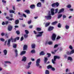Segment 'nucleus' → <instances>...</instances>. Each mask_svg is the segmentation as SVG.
Listing matches in <instances>:
<instances>
[{
	"mask_svg": "<svg viewBox=\"0 0 74 74\" xmlns=\"http://www.w3.org/2000/svg\"><path fill=\"white\" fill-rule=\"evenodd\" d=\"M25 32L26 34H29V31L27 30H25Z\"/></svg>",
	"mask_w": 74,
	"mask_h": 74,
	"instance_id": "nucleus-34",
	"label": "nucleus"
},
{
	"mask_svg": "<svg viewBox=\"0 0 74 74\" xmlns=\"http://www.w3.org/2000/svg\"><path fill=\"white\" fill-rule=\"evenodd\" d=\"M51 6L52 7H56V5L55 4V3H54L51 4Z\"/></svg>",
	"mask_w": 74,
	"mask_h": 74,
	"instance_id": "nucleus-30",
	"label": "nucleus"
},
{
	"mask_svg": "<svg viewBox=\"0 0 74 74\" xmlns=\"http://www.w3.org/2000/svg\"><path fill=\"white\" fill-rule=\"evenodd\" d=\"M69 48L70 49H71V50L73 49V47H72V46L71 45L69 46Z\"/></svg>",
	"mask_w": 74,
	"mask_h": 74,
	"instance_id": "nucleus-48",
	"label": "nucleus"
},
{
	"mask_svg": "<svg viewBox=\"0 0 74 74\" xmlns=\"http://www.w3.org/2000/svg\"><path fill=\"white\" fill-rule=\"evenodd\" d=\"M45 55V53L44 52V51H41L40 53V55L41 56V55Z\"/></svg>",
	"mask_w": 74,
	"mask_h": 74,
	"instance_id": "nucleus-17",
	"label": "nucleus"
},
{
	"mask_svg": "<svg viewBox=\"0 0 74 74\" xmlns=\"http://www.w3.org/2000/svg\"><path fill=\"white\" fill-rule=\"evenodd\" d=\"M15 52L16 53L15 57H17V56H18V51L17 50V49H16L15 50Z\"/></svg>",
	"mask_w": 74,
	"mask_h": 74,
	"instance_id": "nucleus-16",
	"label": "nucleus"
},
{
	"mask_svg": "<svg viewBox=\"0 0 74 74\" xmlns=\"http://www.w3.org/2000/svg\"><path fill=\"white\" fill-rule=\"evenodd\" d=\"M31 53H36V51H35V50L34 49L32 50L31 51Z\"/></svg>",
	"mask_w": 74,
	"mask_h": 74,
	"instance_id": "nucleus-33",
	"label": "nucleus"
},
{
	"mask_svg": "<svg viewBox=\"0 0 74 74\" xmlns=\"http://www.w3.org/2000/svg\"><path fill=\"white\" fill-rule=\"evenodd\" d=\"M5 63H9V64H11V62L9 61H5Z\"/></svg>",
	"mask_w": 74,
	"mask_h": 74,
	"instance_id": "nucleus-54",
	"label": "nucleus"
},
{
	"mask_svg": "<svg viewBox=\"0 0 74 74\" xmlns=\"http://www.w3.org/2000/svg\"><path fill=\"white\" fill-rule=\"evenodd\" d=\"M23 16H24L25 18H26V17H27L26 15V14H24V13H23Z\"/></svg>",
	"mask_w": 74,
	"mask_h": 74,
	"instance_id": "nucleus-55",
	"label": "nucleus"
},
{
	"mask_svg": "<svg viewBox=\"0 0 74 74\" xmlns=\"http://www.w3.org/2000/svg\"><path fill=\"white\" fill-rule=\"evenodd\" d=\"M16 40H19V37H17L16 38Z\"/></svg>",
	"mask_w": 74,
	"mask_h": 74,
	"instance_id": "nucleus-64",
	"label": "nucleus"
},
{
	"mask_svg": "<svg viewBox=\"0 0 74 74\" xmlns=\"http://www.w3.org/2000/svg\"><path fill=\"white\" fill-rule=\"evenodd\" d=\"M47 69H52V66L51 65H49L47 66Z\"/></svg>",
	"mask_w": 74,
	"mask_h": 74,
	"instance_id": "nucleus-31",
	"label": "nucleus"
},
{
	"mask_svg": "<svg viewBox=\"0 0 74 74\" xmlns=\"http://www.w3.org/2000/svg\"><path fill=\"white\" fill-rule=\"evenodd\" d=\"M13 47L14 48H16L17 47V45L15 44H13Z\"/></svg>",
	"mask_w": 74,
	"mask_h": 74,
	"instance_id": "nucleus-24",
	"label": "nucleus"
},
{
	"mask_svg": "<svg viewBox=\"0 0 74 74\" xmlns=\"http://www.w3.org/2000/svg\"><path fill=\"white\" fill-rule=\"evenodd\" d=\"M27 48V45H25L23 47V50L25 51V50H26Z\"/></svg>",
	"mask_w": 74,
	"mask_h": 74,
	"instance_id": "nucleus-11",
	"label": "nucleus"
},
{
	"mask_svg": "<svg viewBox=\"0 0 74 74\" xmlns=\"http://www.w3.org/2000/svg\"><path fill=\"white\" fill-rule=\"evenodd\" d=\"M32 48L33 49H34V48H35V47H36V45H35V44H32L31 45Z\"/></svg>",
	"mask_w": 74,
	"mask_h": 74,
	"instance_id": "nucleus-23",
	"label": "nucleus"
},
{
	"mask_svg": "<svg viewBox=\"0 0 74 74\" xmlns=\"http://www.w3.org/2000/svg\"><path fill=\"white\" fill-rule=\"evenodd\" d=\"M59 10V9H58V8H57L56 9V11L55 12V14H56L58 12V10Z\"/></svg>",
	"mask_w": 74,
	"mask_h": 74,
	"instance_id": "nucleus-44",
	"label": "nucleus"
},
{
	"mask_svg": "<svg viewBox=\"0 0 74 74\" xmlns=\"http://www.w3.org/2000/svg\"><path fill=\"white\" fill-rule=\"evenodd\" d=\"M64 11V9L62 8L59 10V12H58V14H60V13H62V12H63Z\"/></svg>",
	"mask_w": 74,
	"mask_h": 74,
	"instance_id": "nucleus-10",
	"label": "nucleus"
},
{
	"mask_svg": "<svg viewBox=\"0 0 74 74\" xmlns=\"http://www.w3.org/2000/svg\"><path fill=\"white\" fill-rule=\"evenodd\" d=\"M58 27H61V25H60V23H59L58 24Z\"/></svg>",
	"mask_w": 74,
	"mask_h": 74,
	"instance_id": "nucleus-53",
	"label": "nucleus"
},
{
	"mask_svg": "<svg viewBox=\"0 0 74 74\" xmlns=\"http://www.w3.org/2000/svg\"><path fill=\"white\" fill-rule=\"evenodd\" d=\"M27 34H24V37L25 38H27V37H28V35H27Z\"/></svg>",
	"mask_w": 74,
	"mask_h": 74,
	"instance_id": "nucleus-41",
	"label": "nucleus"
},
{
	"mask_svg": "<svg viewBox=\"0 0 74 74\" xmlns=\"http://www.w3.org/2000/svg\"><path fill=\"white\" fill-rule=\"evenodd\" d=\"M48 44L49 45H52V42L51 41L48 42Z\"/></svg>",
	"mask_w": 74,
	"mask_h": 74,
	"instance_id": "nucleus-39",
	"label": "nucleus"
},
{
	"mask_svg": "<svg viewBox=\"0 0 74 74\" xmlns=\"http://www.w3.org/2000/svg\"><path fill=\"white\" fill-rule=\"evenodd\" d=\"M24 39V38H23V37L22 36L21 38V41H23V40Z\"/></svg>",
	"mask_w": 74,
	"mask_h": 74,
	"instance_id": "nucleus-50",
	"label": "nucleus"
},
{
	"mask_svg": "<svg viewBox=\"0 0 74 74\" xmlns=\"http://www.w3.org/2000/svg\"><path fill=\"white\" fill-rule=\"evenodd\" d=\"M47 60H48V58H47L45 57V59L44 60L45 63H46V62L47 61Z\"/></svg>",
	"mask_w": 74,
	"mask_h": 74,
	"instance_id": "nucleus-21",
	"label": "nucleus"
},
{
	"mask_svg": "<svg viewBox=\"0 0 74 74\" xmlns=\"http://www.w3.org/2000/svg\"><path fill=\"white\" fill-rule=\"evenodd\" d=\"M36 30L38 31V32H40L41 30V28H39V27H37L36 29Z\"/></svg>",
	"mask_w": 74,
	"mask_h": 74,
	"instance_id": "nucleus-18",
	"label": "nucleus"
},
{
	"mask_svg": "<svg viewBox=\"0 0 74 74\" xmlns=\"http://www.w3.org/2000/svg\"><path fill=\"white\" fill-rule=\"evenodd\" d=\"M10 13H14L15 12L14 11V10H10Z\"/></svg>",
	"mask_w": 74,
	"mask_h": 74,
	"instance_id": "nucleus-37",
	"label": "nucleus"
},
{
	"mask_svg": "<svg viewBox=\"0 0 74 74\" xmlns=\"http://www.w3.org/2000/svg\"><path fill=\"white\" fill-rule=\"evenodd\" d=\"M26 51H22L21 53V55H23L24 54H25L26 53Z\"/></svg>",
	"mask_w": 74,
	"mask_h": 74,
	"instance_id": "nucleus-20",
	"label": "nucleus"
},
{
	"mask_svg": "<svg viewBox=\"0 0 74 74\" xmlns=\"http://www.w3.org/2000/svg\"><path fill=\"white\" fill-rule=\"evenodd\" d=\"M35 5L32 4L30 5V8H31V9H34V8H35Z\"/></svg>",
	"mask_w": 74,
	"mask_h": 74,
	"instance_id": "nucleus-12",
	"label": "nucleus"
},
{
	"mask_svg": "<svg viewBox=\"0 0 74 74\" xmlns=\"http://www.w3.org/2000/svg\"><path fill=\"white\" fill-rule=\"evenodd\" d=\"M37 6L39 7H41V3L40 2H38L37 4Z\"/></svg>",
	"mask_w": 74,
	"mask_h": 74,
	"instance_id": "nucleus-14",
	"label": "nucleus"
},
{
	"mask_svg": "<svg viewBox=\"0 0 74 74\" xmlns=\"http://www.w3.org/2000/svg\"><path fill=\"white\" fill-rule=\"evenodd\" d=\"M5 35V34H4V33L2 32L1 34V36H4Z\"/></svg>",
	"mask_w": 74,
	"mask_h": 74,
	"instance_id": "nucleus-59",
	"label": "nucleus"
},
{
	"mask_svg": "<svg viewBox=\"0 0 74 74\" xmlns=\"http://www.w3.org/2000/svg\"><path fill=\"white\" fill-rule=\"evenodd\" d=\"M31 64H32V62H30L28 63V65L29 66H30V65H31Z\"/></svg>",
	"mask_w": 74,
	"mask_h": 74,
	"instance_id": "nucleus-63",
	"label": "nucleus"
},
{
	"mask_svg": "<svg viewBox=\"0 0 74 74\" xmlns=\"http://www.w3.org/2000/svg\"><path fill=\"white\" fill-rule=\"evenodd\" d=\"M50 25V23H47L45 25V27H47Z\"/></svg>",
	"mask_w": 74,
	"mask_h": 74,
	"instance_id": "nucleus-28",
	"label": "nucleus"
},
{
	"mask_svg": "<svg viewBox=\"0 0 74 74\" xmlns=\"http://www.w3.org/2000/svg\"><path fill=\"white\" fill-rule=\"evenodd\" d=\"M60 38H61V37L60 36H58L56 38V40H59Z\"/></svg>",
	"mask_w": 74,
	"mask_h": 74,
	"instance_id": "nucleus-43",
	"label": "nucleus"
},
{
	"mask_svg": "<svg viewBox=\"0 0 74 74\" xmlns=\"http://www.w3.org/2000/svg\"><path fill=\"white\" fill-rule=\"evenodd\" d=\"M54 29V27L50 26L49 27L48 30L50 32L51 31H52V30H53Z\"/></svg>",
	"mask_w": 74,
	"mask_h": 74,
	"instance_id": "nucleus-7",
	"label": "nucleus"
},
{
	"mask_svg": "<svg viewBox=\"0 0 74 74\" xmlns=\"http://www.w3.org/2000/svg\"><path fill=\"white\" fill-rule=\"evenodd\" d=\"M22 61H24L25 62V61H26V57L25 56H24L22 58Z\"/></svg>",
	"mask_w": 74,
	"mask_h": 74,
	"instance_id": "nucleus-13",
	"label": "nucleus"
},
{
	"mask_svg": "<svg viewBox=\"0 0 74 74\" xmlns=\"http://www.w3.org/2000/svg\"><path fill=\"white\" fill-rule=\"evenodd\" d=\"M12 29V26L11 25H9L8 27V30L9 31H11Z\"/></svg>",
	"mask_w": 74,
	"mask_h": 74,
	"instance_id": "nucleus-6",
	"label": "nucleus"
},
{
	"mask_svg": "<svg viewBox=\"0 0 74 74\" xmlns=\"http://www.w3.org/2000/svg\"><path fill=\"white\" fill-rule=\"evenodd\" d=\"M71 54H73V53H74V49H73L72 50L71 52Z\"/></svg>",
	"mask_w": 74,
	"mask_h": 74,
	"instance_id": "nucleus-38",
	"label": "nucleus"
},
{
	"mask_svg": "<svg viewBox=\"0 0 74 74\" xmlns=\"http://www.w3.org/2000/svg\"><path fill=\"white\" fill-rule=\"evenodd\" d=\"M31 22L32 21H28V24H29V25H30V24L32 23Z\"/></svg>",
	"mask_w": 74,
	"mask_h": 74,
	"instance_id": "nucleus-61",
	"label": "nucleus"
},
{
	"mask_svg": "<svg viewBox=\"0 0 74 74\" xmlns=\"http://www.w3.org/2000/svg\"><path fill=\"white\" fill-rule=\"evenodd\" d=\"M63 20H64V18H66V16L65 15H63Z\"/></svg>",
	"mask_w": 74,
	"mask_h": 74,
	"instance_id": "nucleus-60",
	"label": "nucleus"
},
{
	"mask_svg": "<svg viewBox=\"0 0 74 74\" xmlns=\"http://www.w3.org/2000/svg\"><path fill=\"white\" fill-rule=\"evenodd\" d=\"M9 22L8 21H6L5 22V23L3 21L2 22V25H7L9 23Z\"/></svg>",
	"mask_w": 74,
	"mask_h": 74,
	"instance_id": "nucleus-9",
	"label": "nucleus"
},
{
	"mask_svg": "<svg viewBox=\"0 0 74 74\" xmlns=\"http://www.w3.org/2000/svg\"><path fill=\"white\" fill-rule=\"evenodd\" d=\"M45 18L47 20H50V19H51V18H52L51 15V14H49L48 16H45Z\"/></svg>",
	"mask_w": 74,
	"mask_h": 74,
	"instance_id": "nucleus-2",
	"label": "nucleus"
},
{
	"mask_svg": "<svg viewBox=\"0 0 74 74\" xmlns=\"http://www.w3.org/2000/svg\"><path fill=\"white\" fill-rule=\"evenodd\" d=\"M40 61L41 60L40 58L37 59L36 61V66L37 67H39V68L40 69H41L42 67L40 65Z\"/></svg>",
	"mask_w": 74,
	"mask_h": 74,
	"instance_id": "nucleus-1",
	"label": "nucleus"
},
{
	"mask_svg": "<svg viewBox=\"0 0 74 74\" xmlns=\"http://www.w3.org/2000/svg\"><path fill=\"white\" fill-rule=\"evenodd\" d=\"M5 36L6 37V38H8V34L7 33L5 34Z\"/></svg>",
	"mask_w": 74,
	"mask_h": 74,
	"instance_id": "nucleus-36",
	"label": "nucleus"
},
{
	"mask_svg": "<svg viewBox=\"0 0 74 74\" xmlns=\"http://www.w3.org/2000/svg\"><path fill=\"white\" fill-rule=\"evenodd\" d=\"M57 23H58V22L57 21H55L54 22H53L52 23L51 25H56V24Z\"/></svg>",
	"mask_w": 74,
	"mask_h": 74,
	"instance_id": "nucleus-29",
	"label": "nucleus"
},
{
	"mask_svg": "<svg viewBox=\"0 0 74 74\" xmlns=\"http://www.w3.org/2000/svg\"><path fill=\"white\" fill-rule=\"evenodd\" d=\"M16 33L17 34H18V35H19L20 34V32H19V31H16Z\"/></svg>",
	"mask_w": 74,
	"mask_h": 74,
	"instance_id": "nucleus-57",
	"label": "nucleus"
},
{
	"mask_svg": "<svg viewBox=\"0 0 74 74\" xmlns=\"http://www.w3.org/2000/svg\"><path fill=\"white\" fill-rule=\"evenodd\" d=\"M56 35L55 34H53L51 36V39L53 41H55L56 40Z\"/></svg>",
	"mask_w": 74,
	"mask_h": 74,
	"instance_id": "nucleus-3",
	"label": "nucleus"
},
{
	"mask_svg": "<svg viewBox=\"0 0 74 74\" xmlns=\"http://www.w3.org/2000/svg\"><path fill=\"white\" fill-rule=\"evenodd\" d=\"M69 27H69V26L67 25H66L65 26V28L66 29H67V30H68V29H69Z\"/></svg>",
	"mask_w": 74,
	"mask_h": 74,
	"instance_id": "nucleus-35",
	"label": "nucleus"
},
{
	"mask_svg": "<svg viewBox=\"0 0 74 74\" xmlns=\"http://www.w3.org/2000/svg\"><path fill=\"white\" fill-rule=\"evenodd\" d=\"M47 55H48V58H49L51 56V53H47Z\"/></svg>",
	"mask_w": 74,
	"mask_h": 74,
	"instance_id": "nucleus-42",
	"label": "nucleus"
},
{
	"mask_svg": "<svg viewBox=\"0 0 74 74\" xmlns=\"http://www.w3.org/2000/svg\"><path fill=\"white\" fill-rule=\"evenodd\" d=\"M66 54L68 55H71V52H69V51H67L66 52Z\"/></svg>",
	"mask_w": 74,
	"mask_h": 74,
	"instance_id": "nucleus-46",
	"label": "nucleus"
},
{
	"mask_svg": "<svg viewBox=\"0 0 74 74\" xmlns=\"http://www.w3.org/2000/svg\"><path fill=\"white\" fill-rule=\"evenodd\" d=\"M44 33V32H40L38 33V34H38L36 36V37H41L42 36V33Z\"/></svg>",
	"mask_w": 74,
	"mask_h": 74,
	"instance_id": "nucleus-4",
	"label": "nucleus"
},
{
	"mask_svg": "<svg viewBox=\"0 0 74 74\" xmlns=\"http://www.w3.org/2000/svg\"><path fill=\"white\" fill-rule=\"evenodd\" d=\"M0 40L1 41H2V42H4V41H5L4 39H3V38H1Z\"/></svg>",
	"mask_w": 74,
	"mask_h": 74,
	"instance_id": "nucleus-47",
	"label": "nucleus"
},
{
	"mask_svg": "<svg viewBox=\"0 0 74 74\" xmlns=\"http://www.w3.org/2000/svg\"><path fill=\"white\" fill-rule=\"evenodd\" d=\"M71 6L70 5H69L67 6V7H68V8H71Z\"/></svg>",
	"mask_w": 74,
	"mask_h": 74,
	"instance_id": "nucleus-56",
	"label": "nucleus"
},
{
	"mask_svg": "<svg viewBox=\"0 0 74 74\" xmlns=\"http://www.w3.org/2000/svg\"><path fill=\"white\" fill-rule=\"evenodd\" d=\"M30 67V66L28 65L26 67V69H29Z\"/></svg>",
	"mask_w": 74,
	"mask_h": 74,
	"instance_id": "nucleus-51",
	"label": "nucleus"
},
{
	"mask_svg": "<svg viewBox=\"0 0 74 74\" xmlns=\"http://www.w3.org/2000/svg\"><path fill=\"white\" fill-rule=\"evenodd\" d=\"M2 2L3 3H4V4H5V3H6V1L4 0H2Z\"/></svg>",
	"mask_w": 74,
	"mask_h": 74,
	"instance_id": "nucleus-45",
	"label": "nucleus"
},
{
	"mask_svg": "<svg viewBox=\"0 0 74 74\" xmlns=\"http://www.w3.org/2000/svg\"><path fill=\"white\" fill-rule=\"evenodd\" d=\"M16 41V39L14 38V39H12V42H15Z\"/></svg>",
	"mask_w": 74,
	"mask_h": 74,
	"instance_id": "nucleus-40",
	"label": "nucleus"
},
{
	"mask_svg": "<svg viewBox=\"0 0 74 74\" xmlns=\"http://www.w3.org/2000/svg\"><path fill=\"white\" fill-rule=\"evenodd\" d=\"M3 52L4 55H7V50H3Z\"/></svg>",
	"mask_w": 74,
	"mask_h": 74,
	"instance_id": "nucleus-19",
	"label": "nucleus"
},
{
	"mask_svg": "<svg viewBox=\"0 0 74 74\" xmlns=\"http://www.w3.org/2000/svg\"><path fill=\"white\" fill-rule=\"evenodd\" d=\"M19 22V20H16L15 22V25H18Z\"/></svg>",
	"mask_w": 74,
	"mask_h": 74,
	"instance_id": "nucleus-15",
	"label": "nucleus"
},
{
	"mask_svg": "<svg viewBox=\"0 0 74 74\" xmlns=\"http://www.w3.org/2000/svg\"><path fill=\"white\" fill-rule=\"evenodd\" d=\"M58 47V45L56 44L54 45V48H55Z\"/></svg>",
	"mask_w": 74,
	"mask_h": 74,
	"instance_id": "nucleus-49",
	"label": "nucleus"
},
{
	"mask_svg": "<svg viewBox=\"0 0 74 74\" xmlns=\"http://www.w3.org/2000/svg\"><path fill=\"white\" fill-rule=\"evenodd\" d=\"M51 13L52 15H55V13H54V12H51Z\"/></svg>",
	"mask_w": 74,
	"mask_h": 74,
	"instance_id": "nucleus-58",
	"label": "nucleus"
},
{
	"mask_svg": "<svg viewBox=\"0 0 74 74\" xmlns=\"http://www.w3.org/2000/svg\"><path fill=\"white\" fill-rule=\"evenodd\" d=\"M68 60H70L71 61L73 60V58L70 57H68Z\"/></svg>",
	"mask_w": 74,
	"mask_h": 74,
	"instance_id": "nucleus-27",
	"label": "nucleus"
},
{
	"mask_svg": "<svg viewBox=\"0 0 74 74\" xmlns=\"http://www.w3.org/2000/svg\"><path fill=\"white\" fill-rule=\"evenodd\" d=\"M25 12H26L27 14H30V10H26L24 11Z\"/></svg>",
	"mask_w": 74,
	"mask_h": 74,
	"instance_id": "nucleus-22",
	"label": "nucleus"
},
{
	"mask_svg": "<svg viewBox=\"0 0 74 74\" xmlns=\"http://www.w3.org/2000/svg\"><path fill=\"white\" fill-rule=\"evenodd\" d=\"M56 59H57L56 56H54V60L53 59L52 60V62L53 63V64H55V61H56Z\"/></svg>",
	"mask_w": 74,
	"mask_h": 74,
	"instance_id": "nucleus-5",
	"label": "nucleus"
},
{
	"mask_svg": "<svg viewBox=\"0 0 74 74\" xmlns=\"http://www.w3.org/2000/svg\"><path fill=\"white\" fill-rule=\"evenodd\" d=\"M55 11V9H54L52 8L51 9V12H54Z\"/></svg>",
	"mask_w": 74,
	"mask_h": 74,
	"instance_id": "nucleus-52",
	"label": "nucleus"
},
{
	"mask_svg": "<svg viewBox=\"0 0 74 74\" xmlns=\"http://www.w3.org/2000/svg\"><path fill=\"white\" fill-rule=\"evenodd\" d=\"M11 40L9 39L8 41V42L7 44V45L8 46V47H10L11 46L10 45Z\"/></svg>",
	"mask_w": 74,
	"mask_h": 74,
	"instance_id": "nucleus-8",
	"label": "nucleus"
},
{
	"mask_svg": "<svg viewBox=\"0 0 74 74\" xmlns=\"http://www.w3.org/2000/svg\"><path fill=\"white\" fill-rule=\"evenodd\" d=\"M51 69H52L51 70H52V71H55V69L54 68L52 67Z\"/></svg>",
	"mask_w": 74,
	"mask_h": 74,
	"instance_id": "nucleus-62",
	"label": "nucleus"
},
{
	"mask_svg": "<svg viewBox=\"0 0 74 74\" xmlns=\"http://www.w3.org/2000/svg\"><path fill=\"white\" fill-rule=\"evenodd\" d=\"M62 14H59L58 16V19H59L60 18H61V17H62Z\"/></svg>",
	"mask_w": 74,
	"mask_h": 74,
	"instance_id": "nucleus-32",
	"label": "nucleus"
},
{
	"mask_svg": "<svg viewBox=\"0 0 74 74\" xmlns=\"http://www.w3.org/2000/svg\"><path fill=\"white\" fill-rule=\"evenodd\" d=\"M56 4V7H58V6H59V3L58 2H56L55 3Z\"/></svg>",
	"mask_w": 74,
	"mask_h": 74,
	"instance_id": "nucleus-26",
	"label": "nucleus"
},
{
	"mask_svg": "<svg viewBox=\"0 0 74 74\" xmlns=\"http://www.w3.org/2000/svg\"><path fill=\"white\" fill-rule=\"evenodd\" d=\"M45 74H49V71L48 70H46L45 72Z\"/></svg>",
	"mask_w": 74,
	"mask_h": 74,
	"instance_id": "nucleus-25",
	"label": "nucleus"
}]
</instances>
